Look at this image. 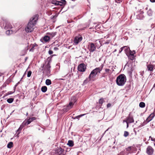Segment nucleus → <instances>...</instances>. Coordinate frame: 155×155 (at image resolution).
I'll return each instance as SVG.
<instances>
[{
    "instance_id": "obj_37",
    "label": "nucleus",
    "mask_w": 155,
    "mask_h": 155,
    "mask_svg": "<svg viewBox=\"0 0 155 155\" xmlns=\"http://www.w3.org/2000/svg\"><path fill=\"white\" fill-rule=\"evenodd\" d=\"M32 74V72L31 71H29L28 73L27 74V77H30L31 74Z\"/></svg>"
},
{
    "instance_id": "obj_22",
    "label": "nucleus",
    "mask_w": 155,
    "mask_h": 155,
    "mask_svg": "<svg viewBox=\"0 0 155 155\" xmlns=\"http://www.w3.org/2000/svg\"><path fill=\"white\" fill-rule=\"evenodd\" d=\"M47 90V88L46 86H43L41 88V91L43 92H45Z\"/></svg>"
},
{
    "instance_id": "obj_10",
    "label": "nucleus",
    "mask_w": 155,
    "mask_h": 155,
    "mask_svg": "<svg viewBox=\"0 0 155 155\" xmlns=\"http://www.w3.org/2000/svg\"><path fill=\"white\" fill-rule=\"evenodd\" d=\"M155 116V110H154L153 113H151L150 116L147 118L146 120L147 123H148Z\"/></svg>"
},
{
    "instance_id": "obj_36",
    "label": "nucleus",
    "mask_w": 155,
    "mask_h": 155,
    "mask_svg": "<svg viewBox=\"0 0 155 155\" xmlns=\"http://www.w3.org/2000/svg\"><path fill=\"white\" fill-rule=\"evenodd\" d=\"M129 135V133L128 132H127V131H124V136L125 137H127Z\"/></svg>"
},
{
    "instance_id": "obj_15",
    "label": "nucleus",
    "mask_w": 155,
    "mask_h": 155,
    "mask_svg": "<svg viewBox=\"0 0 155 155\" xmlns=\"http://www.w3.org/2000/svg\"><path fill=\"white\" fill-rule=\"evenodd\" d=\"M105 72L103 74V77H105L106 74L110 75L112 73L111 71L109 69L105 68Z\"/></svg>"
},
{
    "instance_id": "obj_13",
    "label": "nucleus",
    "mask_w": 155,
    "mask_h": 155,
    "mask_svg": "<svg viewBox=\"0 0 155 155\" xmlns=\"http://www.w3.org/2000/svg\"><path fill=\"white\" fill-rule=\"evenodd\" d=\"M147 69L148 71H153L154 68V65L150 64L147 65Z\"/></svg>"
},
{
    "instance_id": "obj_4",
    "label": "nucleus",
    "mask_w": 155,
    "mask_h": 155,
    "mask_svg": "<svg viewBox=\"0 0 155 155\" xmlns=\"http://www.w3.org/2000/svg\"><path fill=\"white\" fill-rule=\"evenodd\" d=\"M51 66L50 65V61H46L45 64H44L42 66L41 68V69L44 70V72H46L47 75H48L50 73V68Z\"/></svg>"
},
{
    "instance_id": "obj_25",
    "label": "nucleus",
    "mask_w": 155,
    "mask_h": 155,
    "mask_svg": "<svg viewBox=\"0 0 155 155\" xmlns=\"http://www.w3.org/2000/svg\"><path fill=\"white\" fill-rule=\"evenodd\" d=\"M86 114H81L80 115H78V116H77L75 117H74V118H73V119H78V120H79V118H80L82 116H84V115H85Z\"/></svg>"
},
{
    "instance_id": "obj_51",
    "label": "nucleus",
    "mask_w": 155,
    "mask_h": 155,
    "mask_svg": "<svg viewBox=\"0 0 155 155\" xmlns=\"http://www.w3.org/2000/svg\"><path fill=\"white\" fill-rule=\"evenodd\" d=\"M116 51H117V50L116 49H115L114 51V52Z\"/></svg>"
},
{
    "instance_id": "obj_43",
    "label": "nucleus",
    "mask_w": 155,
    "mask_h": 155,
    "mask_svg": "<svg viewBox=\"0 0 155 155\" xmlns=\"http://www.w3.org/2000/svg\"><path fill=\"white\" fill-rule=\"evenodd\" d=\"M62 2H63V3L64 4V5H65L66 2V1L65 0H63Z\"/></svg>"
},
{
    "instance_id": "obj_46",
    "label": "nucleus",
    "mask_w": 155,
    "mask_h": 155,
    "mask_svg": "<svg viewBox=\"0 0 155 155\" xmlns=\"http://www.w3.org/2000/svg\"><path fill=\"white\" fill-rule=\"evenodd\" d=\"M127 119H126V120H123V123H124V122H126V123L127 124Z\"/></svg>"
},
{
    "instance_id": "obj_27",
    "label": "nucleus",
    "mask_w": 155,
    "mask_h": 155,
    "mask_svg": "<svg viewBox=\"0 0 155 155\" xmlns=\"http://www.w3.org/2000/svg\"><path fill=\"white\" fill-rule=\"evenodd\" d=\"M145 106V104L143 102H141L140 103L139 106L141 108H143Z\"/></svg>"
},
{
    "instance_id": "obj_50",
    "label": "nucleus",
    "mask_w": 155,
    "mask_h": 155,
    "mask_svg": "<svg viewBox=\"0 0 155 155\" xmlns=\"http://www.w3.org/2000/svg\"><path fill=\"white\" fill-rule=\"evenodd\" d=\"M154 87H155V83L154 84L153 86V88H154Z\"/></svg>"
},
{
    "instance_id": "obj_45",
    "label": "nucleus",
    "mask_w": 155,
    "mask_h": 155,
    "mask_svg": "<svg viewBox=\"0 0 155 155\" xmlns=\"http://www.w3.org/2000/svg\"><path fill=\"white\" fill-rule=\"evenodd\" d=\"M51 58H52V57H49L48 58V59H47V60H49L48 61H50L51 62Z\"/></svg>"
},
{
    "instance_id": "obj_7",
    "label": "nucleus",
    "mask_w": 155,
    "mask_h": 155,
    "mask_svg": "<svg viewBox=\"0 0 155 155\" xmlns=\"http://www.w3.org/2000/svg\"><path fill=\"white\" fill-rule=\"evenodd\" d=\"M127 128H128L129 127V124L134 123V120L133 116H131L130 114L127 117Z\"/></svg>"
},
{
    "instance_id": "obj_26",
    "label": "nucleus",
    "mask_w": 155,
    "mask_h": 155,
    "mask_svg": "<svg viewBox=\"0 0 155 155\" xmlns=\"http://www.w3.org/2000/svg\"><path fill=\"white\" fill-rule=\"evenodd\" d=\"M128 57L132 61L135 58L134 55H132L131 54H129Z\"/></svg>"
},
{
    "instance_id": "obj_2",
    "label": "nucleus",
    "mask_w": 155,
    "mask_h": 155,
    "mask_svg": "<svg viewBox=\"0 0 155 155\" xmlns=\"http://www.w3.org/2000/svg\"><path fill=\"white\" fill-rule=\"evenodd\" d=\"M38 15L36 14L31 18L25 28V31L27 33L31 32L33 31L35 26L38 19Z\"/></svg>"
},
{
    "instance_id": "obj_19",
    "label": "nucleus",
    "mask_w": 155,
    "mask_h": 155,
    "mask_svg": "<svg viewBox=\"0 0 155 155\" xmlns=\"http://www.w3.org/2000/svg\"><path fill=\"white\" fill-rule=\"evenodd\" d=\"M76 101L77 99H76V97L75 96H73L71 97V101H70L71 102L74 104Z\"/></svg>"
},
{
    "instance_id": "obj_47",
    "label": "nucleus",
    "mask_w": 155,
    "mask_h": 155,
    "mask_svg": "<svg viewBox=\"0 0 155 155\" xmlns=\"http://www.w3.org/2000/svg\"><path fill=\"white\" fill-rule=\"evenodd\" d=\"M150 137L151 140L152 141H155V139H153V138Z\"/></svg>"
},
{
    "instance_id": "obj_14",
    "label": "nucleus",
    "mask_w": 155,
    "mask_h": 155,
    "mask_svg": "<svg viewBox=\"0 0 155 155\" xmlns=\"http://www.w3.org/2000/svg\"><path fill=\"white\" fill-rule=\"evenodd\" d=\"M74 105V104L70 102L69 104L66 106V108H64V109L66 111H68Z\"/></svg>"
},
{
    "instance_id": "obj_30",
    "label": "nucleus",
    "mask_w": 155,
    "mask_h": 155,
    "mask_svg": "<svg viewBox=\"0 0 155 155\" xmlns=\"http://www.w3.org/2000/svg\"><path fill=\"white\" fill-rule=\"evenodd\" d=\"M104 102V98H101L99 100V103L100 104H101V105H102V104Z\"/></svg>"
},
{
    "instance_id": "obj_18",
    "label": "nucleus",
    "mask_w": 155,
    "mask_h": 155,
    "mask_svg": "<svg viewBox=\"0 0 155 155\" xmlns=\"http://www.w3.org/2000/svg\"><path fill=\"white\" fill-rule=\"evenodd\" d=\"M67 144L70 147H73L74 145V142L72 140H69Z\"/></svg>"
},
{
    "instance_id": "obj_31",
    "label": "nucleus",
    "mask_w": 155,
    "mask_h": 155,
    "mask_svg": "<svg viewBox=\"0 0 155 155\" xmlns=\"http://www.w3.org/2000/svg\"><path fill=\"white\" fill-rule=\"evenodd\" d=\"M63 5H64V4L63 3V2L61 1H57V3L56 5H60L61 6Z\"/></svg>"
},
{
    "instance_id": "obj_44",
    "label": "nucleus",
    "mask_w": 155,
    "mask_h": 155,
    "mask_svg": "<svg viewBox=\"0 0 155 155\" xmlns=\"http://www.w3.org/2000/svg\"><path fill=\"white\" fill-rule=\"evenodd\" d=\"M57 16V15H55L54 16H53L52 19H54V18H56Z\"/></svg>"
},
{
    "instance_id": "obj_3",
    "label": "nucleus",
    "mask_w": 155,
    "mask_h": 155,
    "mask_svg": "<svg viewBox=\"0 0 155 155\" xmlns=\"http://www.w3.org/2000/svg\"><path fill=\"white\" fill-rule=\"evenodd\" d=\"M126 77L124 74H120L118 76L116 80V83L119 86H123L126 82Z\"/></svg>"
},
{
    "instance_id": "obj_41",
    "label": "nucleus",
    "mask_w": 155,
    "mask_h": 155,
    "mask_svg": "<svg viewBox=\"0 0 155 155\" xmlns=\"http://www.w3.org/2000/svg\"><path fill=\"white\" fill-rule=\"evenodd\" d=\"M124 47H122L120 48V51H119L120 53L123 50V49H124Z\"/></svg>"
},
{
    "instance_id": "obj_39",
    "label": "nucleus",
    "mask_w": 155,
    "mask_h": 155,
    "mask_svg": "<svg viewBox=\"0 0 155 155\" xmlns=\"http://www.w3.org/2000/svg\"><path fill=\"white\" fill-rule=\"evenodd\" d=\"M118 155H124V151H121Z\"/></svg>"
},
{
    "instance_id": "obj_49",
    "label": "nucleus",
    "mask_w": 155,
    "mask_h": 155,
    "mask_svg": "<svg viewBox=\"0 0 155 155\" xmlns=\"http://www.w3.org/2000/svg\"><path fill=\"white\" fill-rule=\"evenodd\" d=\"M150 1L152 2H155V0H150Z\"/></svg>"
},
{
    "instance_id": "obj_52",
    "label": "nucleus",
    "mask_w": 155,
    "mask_h": 155,
    "mask_svg": "<svg viewBox=\"0 0 155 155\" xmlns=\"http://www.w3.org/2000/svg\"><path fill=\"white\" fill-rule=\"evenodd\" d=\"M154 145L155 146V142L154 143Z\"/></svg>"
},
{
    "instance_id": "obj_48",
    "label": "nucleus",
    "mask_w": 155,
    "mask_h": 155,
    "mask_svg": "<svg viewBox=\"0 0 155 155\" xmlns=\"http://www.w3.org/2000/svg\"><path fill=\"white\" fill-rule=\"evenodd\" d=\"M58 49V48L55 47L54 48V50H57Z\"/></svg>"
},
{
    "instance_id": "obj_20",
    "label": "nucleus",
    "mask_w": 155,
    "mask_h": 155,
    "mask_svg": "<svg viewBox=\"0 0 155 155\" xmlns=\"http://www.w3.org/2000/svg\"><path fill=\"white\" fill-rule=\"evenodd\" d=\"M36 118L35 117H29L28 120H27L29 122V124L32 122V121L35 120H36Z\"/></svg>"
},
{
    "instance_id": "obj_32",
    "label": "nucleus",
    "mask_w": 155,
    "mask_h": 155,
    "mask_svg": "<svg viewBox=\"0 0 155 155\" xmlns=\"http://www.w3.org/2000/svg\"><path fill=\"white\" fill-rule=\"evenodd\" d=\"M152 11L151 9L149 10L147 12V13L150 16H151L152 15Z\"/></svg>"
},
{
    "instance_id": "obj_8",
    "label": "nucleus",
    "mask_w": 155,
    "mask_h": 155,
    "mask_svg": "<svg viewBox=\"0 0 155 155\" xmlns=\"http://www.w3.org/2000/svg\"><path fill=\"white\" fill-rule=\"evenodd\" d=\"M82 39V37L80 35L76 36L74 40V42L75 45H77L78 44L79 42L81 41Z\"/></svg>"
},
{
    "instance_id": "obj_6",
    "label": "nucleus",
    "mask_w": 155,
    "mask_h": 155,
    "mask_svg": "<svg viewBox=\"0 0 155 155\" xmlns=\"http://www.w3.org/2000/svg\"><path fill=\"white\" fill-rule=\"evenodd\" d=\"M86 69V65L84 63H81L79 64L78 68V71L82 72H84Z\"/></svg>"
},
{
    "instance_id": "obj_38",
    "label": "nucleus",
    "mask_w": 155,
    "mask_h": 155,
    "mask_svg": "<svg viewBox=\"0 0 155 155\" xmlns=\"http://www.w3.org/2000/svg\"><path fill=\"white\" fill-rule=\"evenodd\" d=\"M126 150L128 151L129 152H130L131 150V148L130 147H128L126 149Z\"/></svg>"
},
{
    "instance_id": "obj_23",
    "label": "nucleus",
    "mask_w": 155,
    "mask_h": 155,
    "mask_svg": "<svg viewBox=\"0 0 155 155\" xmlns=\"http://www.w3.org/2000/svg\"><path fill=\"white\" fill-rule=\"evenodd\" d=\"M13 143L12 142H10L7 144V147L8 148H11L13 147Z\"/></svg>"
},
{
    "instance_id": "obj_11",
    "label": "nucleus",
    "mask_w": 155,
    "mask_h": 155,
    "mask_svg": "<svg viewBox=\"0 0 155 155\" xmlns=\"http://www.w3.org/2000/svg\"><path fill=\"white\" fill-rule=\"evenodd\" d=\"M50 37L48 35H45L41 38L40 41L41 42L44 41L45 42H49L50 40Z\"/></svg>"
},
{
    "instance_id": "obj_24",
    "label": "nucleus",
    "mask_w": 155,
    "mask_h": 155,
    "mask_svg": "<svg viewBox=\"0 0 155 155\" xmlns=\"http://www.w3.org/2000/svg\"><path fill=\"white\" fill-rule=\"evenodd\" d=\"M45 83L47 85H49L51 84V81L50 80L47 79L46 80Z\"/></svg>"
},
{
    "instance_id": "obj_33",
    "label": "nucleus",
    "mask_w": 155,
    "mask_h": 155,
    "mask_svg": "<svg viewBox=\"0 0 155 155\" xmlns=\"http://www.w3.org/2000/svg\"><path fill=\"white\" fill-rule=\"evenodd\" d=\"M22 128H21V127H20L18 129V130L17 132H18V133H17V136H18V135H19V134L20 133V132L22 130Z\"/></svg>"
},
{
    "instance_id": "obj_28",
    "label": "nucleus",
    "mask_w": 155,
    "mask_h": 155,
    "mask_svg": "<svg viewBox=\"0 0 155 155\" xmlns=\"http://www.w3.org/2000/svg\"><path fill=\"white\" fill-rule=\"evenodd\" d=\"M49 2L50 3L56 5L57 3V1L54 0H49Z\"/></svg>"
},
{
    "instance_id": "obj_5",
    "label": "nucleus",
    "mask_w": 155,
    "mask_h": 155,
    "mask_svg": "<svg viewBox=\"0 0 155 155\" xmlns=\"http://www.w3.org/2000/svg\"><path fill=\"white\" fill-rule=\"evenodd\" d=\"M88 48L90 52H93L96 49V47L94 44L92 42L89 43L88 45Z\"/></svg>"
},
{
    "instance_id": "obj_17",
    "label": "nucleus",
    "mask_w": 155,
    "mask_h": 155,
    "mask_svg": "<svg viewBox=\"0 0 155 155\" xmlns=\"http://www.w3.org/2000/svg\"><path fill=\"white\" fill-rule=\"evenodd\" d=\"M56 32H48L47 33V35H49L50 38H52L55 36L56 34Z\"/></svg>"
},
{
    "instance_id": "obj_34",
    "label": "nucleus",
    "mask_w": 155,
    "mask_h": 155,
    "mask_svg": "<svg viewBox=\"0 0 155 155\" xmlns=\"http://www.w3.org/2000/svg\"><path fill=\"white\" fill-rule=\"evenodd\" d=\"M12 31L11 30H8L6 31V33L7 35H9L12 33Z\"/></svg>"
},
{
    "instance_id": "obj_12",
    "label": "nucleus",
    "mask_w": 155,
    "mask_h": 155,
    "mask_svg": "<svg viewBox=\"0 0 155 155\" xmlns=\"http://www.w3.org/2000/svg\"><path fill=\"white\" fill-rule=\"evenodd\" d=\"M64 151V149H62L61 147H59L56 150L55 152L57 154L56 155H61L63 154Z\"/></svg>"
},
{
    "instance_id": "obj_9",
    "label": "nucleus",
    "mask_w": 155,
    "mask_h": 155,
    "mask_svg": "<svg viewBox=\"0 0 155 155\" xmlns=\"http://www.w3.org/2000/svg\"><path fill=\"white\" fill-rule=\"evenodd\" d=\"M154 149L150 146H148L146 150V153L149 155H152L154 152Z\"/></svg>"
},
{
    "instance_id": "obj_21",
    "label": "nucleus",
    "mask_w": 155,
    "mask_h": 155,
    "mask_svg": "<svg viewBox=\"0 0 155 155\" xmlns=\"http://www.w3.org/2000/svg\"><path fill=\"white\" fill-rule=\"evenodd\" d=\"M29 122L27 120H26V119L22 123V125L23 126H25L26 125H27L29 124Z\"/></svg>"
},
{
    "instance_id": "obj_35",
    "label": "nucleus",
    "mask_w": 155,
    "mask_h": 155,
    "mask_svg": "<svg viewBox=\"0 0 155 155\" xmlns=\"http://www.w3.org/2000/svg\"><path fill=\"white\" fill-rule=\"evenodd\" d=\"M135 54V51H132L130 50L129 51V54H131L132 55H134V54Z\"/></svg>"
},
{
    "instance_id": "obj_42",
    "label": "nucleus",
    "mask_w": 155,
    "mask_h": 155,
    "mask_svg": "<svg viewBox=\"0 0 155 155\" xmlns=\"http://www.w3.org/2000/svg\"><path fill=\"white\" fill-rule=\"evenodd\" d=\"M111 104H110L108 103V104H107V107L108 108L111 107Z\"/></svg>"
},
{
    "instance_id": "obj_53",
    "label": "nucleus",
    "mask_w": 155,
    "mask_h": 155,
    "mask_svg": "<svg viewBox=\"0 0 155 155\" xmlns=\"http://www.w3.org/2000/svg\"><path fill=\"white\" fill-rule=\"evenodd\" d=\"M72 1H74L75 0H72Z\"/></svg>"
},
{
    "instance_id": "obj_1",
    "label": "nucleus",
    "mask_w": 155,
    "mask_h": 155,
    "mask_svg": "<svg viewBox=\"0 0 155 155\" xmlns=\"http://www.w3.org/2000/svg\"><path fill=\"white\" fill-rule=\"evenodd\" d=\"M104 65L102 64L100 67H97L93 69L91 72L88 78H87L84 81V84H87L90 81H94L96 80L97 75L101 73L103 69Z\"/></svg>"
},
{
    "instance_id": "obj_40",
    "label": "nucleus",
    "mask_w": 155,
    "mask_h": 155,
    "mask_svg": "<svg viewBox=\"0 0 155 155\" xmlns=\"http://www.w3.org/2000/svg\"><path fill=\"white\" fill-rule=\"evenodd\" d=\"M48 53L50 54H51L53 53V51L52 50H50L48 51Z\"/></svg>"
},
{
    "instance_id": "obj_29",
    "label": "nucleus",
    "mask_w": 155,
    "mask_h": 155,
    "mask_svg": "<svg viewBox=\"0 0 155 155\" xmlns=\"http://www.w3.org/2000/svg\"><path fill=\"white\" fill-rule=\"evenodd\" d=\"M14 101V99L12 98H10L8 99L7 100V101L8 103H12Z\"/></svg>"
},
{
    "instance_id": "obj_16",
    "label": "nucleus",
    "mask_w": 155,
    "mask_h": 155,
    "mask_svg": "<svg viewBox=\"0 0 155 155\" xmlns=\"http://www.w3.org/2000/svg\"><path fill=\"white\" fill-rule=\"evenodd\" d=\"M12 28V25L10 23L8 22L6 23L5 27V28L6 30L9 29H11Z\"/></svg>"
}]
</instances>
